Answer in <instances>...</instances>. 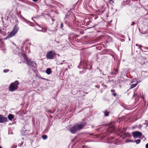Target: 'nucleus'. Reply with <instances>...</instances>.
<instances>
[{"label": "nucleus", "instance_id": "f257e3e1", "mask_svg": "<svg viewBox=\"0 0 148 148\" xmlns=\"http://www.w3.org/2000/svg\"><path fill=\"white\" fill-rule=\"evenodd\" d=\"M86 124V122H81L80 124H77L72 127L69 129V131L72 134H75L77 131L83 129Z\"/></svg>", "mask_w": 148, "mask_h": 148}, {"label": "nucleus", "instance_id": "f03ea898", "mask_svg": "<svg viewBox=\"0 0 148 148\" xmlns=\"http://www.w3.org/2000/svg\"><path fill=\"white\" fill-rule=\"evenodd\" d=\"M19 84V82L17 81H16L11 83L9 87V90L11 92H13L16 90L18 89Z\"/></svg>", "mask_w": 148, "mask_h": 148}, {"label": "nucleus", "instance_id": "7ed1b4c3", "mask_svg": "<svg viewBox=\"0 0 148 148\" xmlns=\"http://www.w3.org/2000/svg\"><path fill=\"white\" fill-rule=\"evenodd\" d=\"M18 29L19 27L18 26V25L17 24H16L15 25L12 31L7 37L4 38V39H7L14 36V35L18 32Z\"/></svg>", "mask_w": 148, "mask_h": 148}, {"label": "nucleus", "instance_id": "20e7f679", "mask_svg": "<svg viewBox=\"0 0 148 148\" xmlns=\"http://www.w3.org/2000/svg\"><path fill=\"white\" fill-rule=\"evenodd\" d=\"M24 58L26 61V63L27 65L30 66H32L33 67H34L36 65V63L34 61H31V60L28 58L27 56H25Z\"/></svg>", "mask_w": 148, "mask_h": 148}, {"label": "nucleus", "instance_id": "39448f33", "mask_svg": "<svg viewBox=\"0 0 148 148\" xmlns=\"http://www.w3.org/2000/svg\"><path fill=\"white\" fill-rule=\"evenodd\" d=\"M56 55V53L52 51L48 52L46 55V58L47 59H51L54 58V57Z\"/></svg>", "mask_w": 148, "mask_h": 148}, {"label": "nucleus", "instance_id": "423d86ee", "mask_svg": "<svg viewBox=\"0 0 148 148\" xmlns=\"http://www.w3.org/2000/svg\"><path fill=\"white\" fill-rule=\"evenodd\" d=\"M133 137L134 138H138V136H141L142 135V133L139 132L135 131L132 133Z\"/></svg>", "mask_w": 148, "mask_h": 148}, {"label": "nucleus", "instance_id": "0eeeda50", "mask_svg": "<svg viewBox=\"0 0 148 148\" xmlns=\"http://www.w3.org/2000/svg\"><path fill=\"white\" fill-rule=\"evenodd\" d=\"M8 119L6 117L0 114V123H3L4 122L7 121Z\"/></svg>", "mask_w": 148, "mask_h": 148}, {"label": "nucleus", "instance_id": "6e6552de", "mask_svg": "<svg viewBox=\"0 0 148 148\" xmlns=\"http://www.w3.org/2000/svg\"><path fill=\"white\" fill-rule=\"evenodd\" d=\"M6 29L4 28L1 29L0 30V33L3 36H5L6 34Z\"/></svg>", "mask_w": 148, "mask_h": 148}, {"label": "nucleus", "instance_id": "1a4fd4ad", "mask_svg": "<svg viewBox=\"0 0 148 148\" xmlns=\"http://www.w3.org/2000/svg\"><path fill=\"white\" fill-rule=\"evenodd\" d=\"M21 18H22L23 20V21L25 22L27 24H28L29 25H30V24H31V22H29V21L27 20V19L25 18L22 16H21Z\"/></svg>", "mask_w": 148, "mask_h": 148}, {"label": "nucleus", "instance_id": "9d476101", "mask_svg": "<svg viewBox=\"0 0 148 148\" xmlns=\"http://www.w3.org/2000/svg\"><path fill=\"white\" fill-rule=\"evenodd\" d=\"M14 118V116L11 114H10L8 116V118L10 120H12Z\"/></svg>", "mask_w": 148, "mask_h": 148}, {"label": "nucleus", "instance_id": "9b49d317", "mask_svg": "<svg viewBox=\"0 0 148 148\" xmlns=\"http://www.w3.org/2000/svg\"><path fill=\"white\" fill-rule=\"evenodd\" d=\"M138 83L139 82L137 81V83L136 84H132V85H131L130 88L129 89L133 88L135 87Z\"/></svg>", "mask_w": 148, "mask_h": 148}, {"label": "nucleus", "instance_id": "f8f14e48", "mask_svg": "<svg viewBox=\"0 0 148 148\" xmlns=\"http://www.w3.org/2000/svg\"><path fill=\"white\" fill-rule=\"evenodd\" d=\"M46 72L47 74L49 75L51 73V69L50 68H47L46 69Z\"/></svg>", "mask_w": 148, "mask_h": 148}, {"label": "nucleus", "instance_id": "ddd939ff", "mask_svg": "<svg viewBox=\"0 0 148 148\" xmlns=\"http://www.w3.org/2000/svg\"><path fill=\"white\" fill-rule=\"evenodd\" d=\"M103 112L104 114V116H108L109 112L107 110H105Z\"/></svg>", "mask_w": 148, "mask_h": 148}, {"label": "nucleus", "instance_id": "4468645a", "mask_svg": "<svg viewBox=\"0 0 148 148\" xmlns=\"http://www.w3.org/2000/svg\"><path fill=\"white\" fill-rule=\"evenodd\" d=\"M111 92L112 93V95L114 97H116V94L115 93V90H111Z\"/></svg>", "mask_w": 148, "mask_h": 148}, {"label": "nucleus", "instance_id": "2eb2a0df", "mask_svg": "<svg viewBox=\"0 0 148 148\" xmlns=\"http://www.w3.org/2000/svg\"><path fill=\"white\" fill-rule=\"evenodd\" d=\"M57 30V28H56L54 29H49L48 30L51 32H55Z\"/></svg>", "mask_w": 148, "mask_h": 148}, {"label": "nucleus", "instance_id": "dca6fc26", "mask_svg": "<svg viewBox=\"0 0 148 148\" xmlns=\"http://www.w3.org/2000/svg\"><path fill=\"white\" fill-rule=\"evenodd\" d=\"M140 141H141V140L140 139H138L136 140L135 141V142H136V144H139V143H140Z\"/></svg>", "mask_w": 148, "mask_h": 148}, {"label": "nucleus", "instance_id": "f3484780", "mask_svg": "<svg viewBox=\"0 0 148 148\" xmlns=\"http://www.w3.org/2000/svg\"><path fill=\"white\" fill-rule=\"evenodd\" d=\"M42 138L44 140H45L47 138V136L46 135H44L42 136Z\"/></svg>", "mask_w": 148, "mask_h": 148}, {"label": "nucleus", "instance_id": "a211bd4d", "mask_svg": "<svg viewBox=\"0 0 148 148\" xmlns=\"http://www.w3.org/2000/svg\"><path fill=\"white\" fill-rule=\"evenodd\" d=\"M63 24L62 23H61L60 24V27L62 29H63Z\"/></svg>", "mask_w": 148, "mask_h": 148}, {"label": "nucleus", "instance_id": "6ab92c4d", "mask_svg": "<svg viewBox=\"0 0 148 148\" xmlns=\"http://www.w3.org/2000/svg\"><path fill=\"white\" fill-rule=\"evenodd\" d=\"M9 71V70L8 69H5L3 70V72L4 73H7Z\"/></svg>", "mask_w": 148, "mask_h": 148}, {"label": "nucleus", "instance_id": "aec40b11", "mask_svg": "<svg viewBox=\"0 0 148 148\" xmlns=\"http://www.w3.org/2000/svg\"><path fill=\"white\" fill-rule=\"evenodd\" d=\"M114 72H116L117 73V72H118V70L117 69H115L114 68Z\"/></svg>", "mask_w": 148, "mask_h": 148}, {"label": "nucleus", "instance_id": "412c9836", "mask_svg": "<svg viewBox=\"0 0 148 148\" xmlns=\"http://www.w3.org/2000/svg\"><path fill=\"white\" fill-rule=\"evenodd\" d=\"M117 74V73L116 72H111L110 73V74L111 75H116Z\"/></svg>", "mask_w": 148, "mask_h": 148}, {"label": "nucleus", "instance_id": "4be33fe9", "mask_svg": "<svg viewBox=\"0 0 148 148\" xmlns=\"http://www.w3.org/2000/svg\"><path fill=\"white\" fill-rule=\"evenodd\" d=\"M136 24V23L134 22H132L131 24V25L132 26H133V25H135Z\"/></svg>", "mask_w": 148, "mask_h": 148}, {"label": "nucleus", "instance_id": "5701e85b", "mask_svg": "<svg viewBox=\"0 0 148 148\" xmlns=\"http://www.w3.org/2000/svg\"><path fill=\"white\" fill-rule=\"evenodd\" d=\"M17 147V146L16 145H14L13 146H12L11 148H15Z\"/></svg>", "mask_w": 148, "mask_h": 148}, {"label": "nucleus", "instance_id": "b1692460", "mask_svg": "<svg viewBox=\"0 0 148 148\" xmlns=\"http://www.w3.org/2000/svg\"><path fill=\"white\" fill-rule=\"evenodd\" d=\"M139 49H141V50H143L141 49V47H143V46L141 45H139Z\"/></svg>", "mask_w": 148, "mask_h": 148}, {"label": "nucleus", "instance_id": "393cba45", "mask_svg": "<svg viewBox=\"0 0 148 148\" xmlns=\"http://www.w3.org/2000/svg\"><path fill=\"white\" fill-rule=\"evenodd\" d=\"M143 48L145 50H148V47H143Z\"/></svg>", "mask_w": 148, "mask_h": 148}, {"label": "nucleus", "instance_id": "a878e982", "mask_svg": "<svg viewBox=\"0 0 148 148\" xmlns=\"http://www.w3.org/2000/svg\"><path fill=\"white\" fill-rule=\"evenodd\" d=\"M146 148H148V143L146 145Z\"/></svg>", "mask_w": 148, "mask_h": 148}, {"label": "nucleus", "instance_id": "bb28decb", "mask_svg": "<svg viewBox=\"0 0 148 148\" xmlns=\"http://www.w3.org/2000/svg\"><path fill=\"white\" fill-rule=\"evenodd\" d=\"M128 135H129V133H126V134L125 136H127Z\"/></svg>", "mask_w": 148, "mask_h": 148}, {"label": "nucleus", "instance_id": "cd10ccee", "mask_svg": "<svg viewBox=\"0 0 148 148\" xmlns=\"http://www.w3.org/2000/svg\"><path fill=\"white\" fill-rule=\"evenodd\" d=\"M33 0V1H34V2H36V1H38V0Z\"/></svg>", "mask_w": 148, "mask_h": 148}, {"label": "nucleus", "instance_id": "c85d7f7f", "mask_svg": "<svg viewBox=\"0 0 148 148\" xmlns=\"http://www.w3.org/2000/svg\"><path fill=\"white\" fill-rule=\"evenodd\" d=\"M132 142V141L131 140H129L128 141H127V142Z\"/></svg>", "mask_w": 148, "mask_h": 148}, {"label": "nucleus", "instance_id": "c756f323", "mask_svg": "<svg viewBox=\"0 0 148 148\" xmlns=\"http://www.w3.org/2000/svg\"><path fill=\"white\" fill-rule=\"evenodd\" d=\"M136 46H139V45L138 44H136Z\"/></svg>", "mask_w": 148, "mask_h": 148}, {"label": "nucleus", "instance_id": "7c9ffc66", "mask_svg": "<svg viewBox=\"0 0 148 148\" xmlns=\"http://www.w3.org/2000/svg\"><path fill=\"white\" fill-rule=\"evenodd\" d=\"M104 11H105V10H103L101 12L102 13H103L104 12Z\"/></svg>", "mask_w": 148, "mask_h": 148}, {"label": "nucleus", "instance_id": "2f4dec72", "mask_svg": "<svg viewBox=\"0 0 148 148\" xmlns=\"http://www.w3.org/2000/svg\"><path fill=\"white\" fill-rule=\"evenodd\" d=\"M62 64H63V63H60V64H59V63L58 64H61V65H62Z\"/></svg>", "mask_w": 148, "mask_h": 148}, {"label": "nucleus", "instance_id": "473e14b6", "mask_svg": "<svg viewBox=\"0 0 148 148\" xmlns=\"http://www.w3.org/2000/svg\"><path fill=\"white\" fill-rule=\"evenodd\" d=\"M112 129H113V130H114V127H112Z\"/></svg>", "mask_w": 148, "mask_h": 148}, {"label": "nucleus", "instance_id": "72a5a7b5", "mask_svg": "<svg viewBox=\"0 0 148 148\" xmlns=\"http://www.w3.org/2000/svg\"><path fill=\"white\" fill-rule=\"evenodd\" d=\"M38 31H40V32H42V30H38Z\"/></svg>", "mask_w": 148, "mask_h": 148}, {"label": "nucleus", "instance_id": "f704fd0d", "mask_svg": "<svg viewBox=\"0 0 148 148\" xmlns=\"http://www.w3.org/2000/svg\"><path fill=\"white\" fill-rule=\"evenodd\" d=\"M65 62V60H64L63 61V62Z\"/></svg>", "mask_w": 148, "mask_h": 148}, {"label": "nucleus", "instance_id": "c9c22d12", "mask_svg": "<svg viewBox=\"0 0 148 148\" xmlns=\"http://www.w3.org/2000/svg\"><path fill=\"white\" fill-rule=\"evenodd\" d=\"M68 67H69V68H70V66H69V65H68Z\"/></svg>", "mask_w": 148, "mask_h": 148}, {"label": "nucleus", "instance_id": "e433bc0d", "mask_svg": "<svg viewBox=\"0 0 148 148\" xmlns=\"http://www.w3.org/2000/svg\"><path fill=\"white\" fill-rule=\"evenodd\" d=\"M29 44L30 45H31V44L30 43H29Z\"/></svg>", "mask_w": 148, "mask_h": 148}, {"label": "nucleus", "instance_id": "4c0bfd02", "mask_svg": "<svg viewBox=\"0 0 148 148\" xmlns=\"http://www.w3.org/2000/svg\"><path fill=\"white\" fill-rule=\"evenodd\" d=\"M0 148H2V147L0 146Z\"/></svg>", "mask_w": 148, "mask_h": 148}, {"label": "nucleus", "instance_id": "58836bf2", "mask_svg": "<svg viewBox=\"0 0 148 148\" xmlns=\"http://www.w3.org/2000/svg\"><path fill=\"white\" fill-rule=\"evenodd\" d=\"M129 90H127V92H128L129 91Z\"/></svg>", "mask_w": 148, "mask_h": 148}, {"label": "nucleus", "instance_id": "ea45409f", "mask_svg": "<svg viewBox=\"0 0 148 148\" xmlns=\"http://www.w3.org/2000/svg\"><path fill=\"white\" fill-rule=\"evenodd\" d=\"M133 82H131V83H133Z\"/></svg>", "mask_w": 148, "mask_h": 148}, {"label": "nucleus", "instance_id": "a19ab883", "mask_svg": "<svg viewBox=\"0 0 148 148\" xmlns=\"http://www.w3.org/2000/svg\"><path fill=\"white\" fill-rule=\"evenodd\" d=\"M93 127V126H92V127Z\"/></svg>", "mask_w": 148, "mask_h": 148}, {"label": "nucleus", "instance_id": "79ce46f5", "mask_svg": "<svg viewBox=\"0 0 148 148\" xmlns=\"http://www.w3.org/2000/svg\"><path fill=\"white\" fill-rule=\"evenodd\" d=\"M38 26H39V27H40V25H38Z\"/></svg>", "mask_w": 148, "mask_h": 148}]
</instances>
